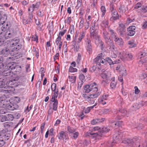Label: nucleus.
I'll return each mask as SVG.
<instances>
[{"label":"nucleus","instance_id":"nucleus-31","mask_svg":"<svg viewBox=\"0 0 147 147\" xmlns=\"http://www.w3.org/2000/svg\"><path fill=\"white\" fill-rule=\"evenodd\" d=\"M141 11L142 12L146 13L147 12V6H143L141 7Z\"/></svg>","mask_w":147,"mask_h":147},{"label":"nucleus","instance_id":"nucleus-42","mask_svg":"<svg viewBox=\"0 0 147 147\" xmlns=\"http://www.w3.org/2000/svg\"><path fill=\"white\" fill-rule=\"evenodd\" d=\"M66 32V30H65L63 31L60 32H59V36L58 37L61 38V36L63 35Z\"/></svg>","mask_w":147,"mask_h":147},{"label":"nucleus","instance_id":"nucleus-64","mask_svg":"<svg viewBox=\"0 0 147 147\" xmlns=\"http://www.w3.org/2000/svg\"><path fill=\"white\" fill-rule=\"evenodd\" d=\"M83 84V81H81V82H79L78 84V88L80 89Z\"/></svg>","mask_w":147,"mask_h":147},{"label":"nucleus","instance_id":"nucleus-7","mask_svg":"<svg viewBox=\"0 0 147 147\" xmlns=\"http://www.w3.org/2000/svg\"><path fill=\"white\" fill-rule=\"evenodd\" d=\"M13 35V32L10 31H3L0 34V39H6L10 38Z\"/></svg>","mask_w":147,"mask_h":147},{"label":"nucleus","instance_id":"nucleus-8","mask_svg":"<svg viewBox=\"0 0 147 147\" xmlns=\"http://www.w3.org/2000/svg\"><path fill=\"white\" fill-rule=\"evenodd\" d=\"M110 32L113 39L117 42L119 45H123V42L122 39L121 38H118L117 37L116 34L114 33L113 30H111Z\"/></svg>","mask_w":147,"mask_h":147},{"label":"nucleus","instance_id":"nucleus-37","mask_svg":"<svg viewBox=\"0 0 147 147\" xmlns=\"http://www.w3.org/2000/svg\"><path fill=\"white\" fill-rule=\"evenodd\" d=\"M56 85L55 83H53L52 84L51 86V89L53 91H56Z\"/></svg>","mask_w":147,"mask_h":147},{"label":"nucleus","instance_id":"nucleus-9","mask_svg":"<svg viewBox=\"0 0 147 147\" xmlns=\"http://www.w3.org/2000/svg\"><path fill=\"white\" fill-rule=\"evenodd\" d=\"M125 26L124 24H120L118 30V32L121 35H123L125 31Z\"/></svg>","mask_w":147,"mask_h":147},{"label":"nucleus","instance_id":"nucleus-4","mask_svg":"<svg viewBox=\"0 0 147 147\" xmlns=\"http://www.w3.org/2000/svg\"><path fill=\"white\" fill-rule=\"evenodd\" d=\"M2 66L3 68V70L2 74L5 76H7L10 75L11 73L10 69H13L15 68L16 66V64L13 62L9 63L5 66L2 64Z\"/></svg>","mask_w":147,"mask_h":147},{"label":"nucleus","instance_id":"nucleus-56","mask_svg":"<svg viewBox=\"0 0 147 147\" xmlns=\"http://www.w3.org/2000/svg\"><path fill=\"white\" fill-rule=\"evenodd\" d=\"M85 78L83 74H80L79 76V78L81 81H82Z\"/></svg>","mask_w":147,"mask_h":147},{"label":"nucleus","instance_id":"nucleus-53","mask_svg":"<svg viewBox=\"0 0 147 147\" xmlns=\"http://www.w3.org/2000/svg\"><path fill=\"white\" fill-rule=\"evenodd\" d=\"M135 89V93L136 94H138L140 92V90L138 89V88L137 86H135L134 87Z\"/></svg>","mask_w":147,"mask_h":147},{"label":"nucleus","instance_id":"nucleus-28","mask_svg":"<svg viewBox=\"0 0 147 147\" xmlns=\"http://www.w3.org/2000/svg\"><path fill=\"white\" fill-rule=\"evenodd\" d=\"M92 130L93 131H98L100 134L101 132V128L100 127H95L93 128Z\"/></svg>","mask_w":147,"mask_h":147},{"label":"nucleus","instance_id":"nucleus-26","mask_svg":"<svg viewBox=\"0 0 147 147\" xmlns=\"http://www.w3.org/2000/svg\"><path fill=\"white\" fill-rule=\"evenodd\" d=\"M100 94V93L98 92L94 94H89V95L90 98H93L97 97Z\"/></svg>","mask_w":147,"mask_h":147},{"label":"nucleus","instance_id":"nucleus-34","mask_svg":"<svg viewBox=\"0 0 147 147\" xmlns=\"http://www.w3.org/2000/svg\"><path fill=\"white\" fill-rule=\"evenodd\" d=\"M103 34L104 37L105 39H108L110 38L108 36V34L107 32L106 31H104Z\"/></svg>","mask_w":147,"mask_h":147},{"label":"nucleus","instance_id":"nucleus-45","mask_svg":"<svg viewBox=\"0 0 147 147\" xmlns=\"http://www.w3.org/2000/svg\"><path fill=\"white\" fill-rule=\"evenodd\" d=\"M5 131L4 130H2L1 131H0V137L1 138L2 137L4 136L5 135Z\"/></svg>","mask_w":147,"mask_h":147},{"label":"nucleus","instance_id":"nucleus-54","mask_svg":"<svg viewBox=\"0 0 147 147\" xmlns=\"http://www.w3.org/2000/svg\"><path fill=\"white\" fill-rule=\"evenodd\" d=\"M54 129L53 128H51L49 130V135L51 136L54 135Z\"/></svg>","mask_w":147,"mask_h":147},{"label":"nucleus","instance_id":"nucleus-40","mask_svg":"<svg viewBox=\"0 0 147 147\" xmlns=\"http://www.w3.org/2000/svg\"><path fill=\"white\" fill-rule=\"evenodd\" d=\"M71 20V17H69L67 18L66 20L65 21V23L67 24H69Z\"/></svg>","mask_w":147,"mask_h":147},{"label":"nucleus","instance_id":"nucleus-25","mask_svg":"<svg viewBox=\"0 0 147 147\" xmlns=\"http://www.w3.org/2000/svg\"><path fill=\"white\" fill-rule=\"evenodd\" d=\"M101 121L100 119H96L92 120L91 121V123L93 125L97 123H99Z\"/></svg>","mask_w":147,"mask_h":147},{"label":"nucleus","instance_id":"nucleus-62","mask_svg":"<svg viewBox=\"0 0 147 147\" xmlns=\"http://www.w3.org/2000/svg\"><path fill=\"white\" fill-rule=\"evenodd\" d=\"M147 62V57L146 58L144 59H142L140 61V62L143 63Z\"/></svg>","mask_w":147,"mask_h":147},{"label":"nucleus","instance_id":"nucleus-36","mask_svg":"<svg viewBox=\"0 0 147 147\" xmlns=\"http://www.w3.org/2000/svg\"><path fill=\"white\" fill-rule=\"evenodd\" d=\"M40 3H37L35 4H33L34 5V10L37 9L40 6Z\"/></svg>","mask_w":147,"mask_h":147},{"label":"nucleus","instance_id":"nucleus-58","mask_svg":"<svg viewBox=\"0 0 147 147\" xmlns=\"http://www.w3.org/2000/svg\"><path fill=\"white\" fill-rule=\"evenodd\" d=\"M146 53H145L144 52H141V54L140 55V58H142L143 57H144V56H146Z\"/></svg>","mask_w":147,"mask_h":147},{"label":"nucleus","instance_id":"nucleus-22","mask_svg":"<svg viewBox=\"0 0 147 147\" xmlns=\"http://www.w3.org/2000/svg\"><path fill=\"white\" fill-rule=\"evenodd\" d=\"M109 112L108 109H104L100 110V113L101 114H106L108 113Z\"/></svg>","mask_w":147,"mask_h":147},{"label":"nucleus","instance_id":"nucleus-5","mask_svg":"<svg viewBox=\"0 0 147 147\" xmlns=\"http://www.w3.org/2000/svg\"><path fill=\"white\" fill-rule=\"evenodd\" d=\"M84 89L85 91V92L86 93H89L91 91L96 92L98 90L96 84L95 82L90 85H86L84 86Z\"/></svg>","mask_w":147,"mask_h":147},{"label":"nucleus","instance_id":"nucleus-43","mask_svg":"<svg viewBox=\"0 0 147 147\" xmlns=\"http://www.w3.org/2000/svg\"><path fill=\"white\" fill-rule=\"evenodd\" d=\"M101 76L103 79H107V75L106 72H104L101 75Z\"/></svg>","mask_w":147,"mask_h":147},{"label":"nucleus","instance_id":"nucleus-27","mask_svg":"<svg viewBox=\"0 0 147 147\" xmlns=\"http://www.w3.org/2000/svg\"><path fill=\"white\" fill-rule=\"evenodd\" d=\"M7 119V117L4 115H0V121L3 122L6 121Z\"/></svg>","mask_w":147,"mask_h":147},{"label":"nucleus","instance_id":"nucleus-13","mask_svg":"<svg viewBox=\"0 0 147 147\" xmlns=\"http://www.w3.org/2000/svg\"><path fill=\"white\" fill-rule=\"evenodd\" d=\"M61 38L58 37L55 40V44L58 46L59 48V50L61 51L62 42L61 41Z\"/></svg>","mask_w":147,"mask_h":147},{"label":"nucleus","instance_id":"nucleus-18","mask_svg":"<svg viewBox=\"0 0 147 147\" xmlns=\"http://www.w3.org/2000/svg\"><path fill=\"white\" fill-rule=\"evenodd\" d=\"M9 25L7 23H5L2 26L1 29L3 31H6L9 28Z\"/></svg>","mask_w":147,"mask_h":147},{"label":"nucleus","instance_id":"nucleus-20","mask_svg":"<svg viewBox=\"0 0 147 147\" xmlns=\"http://www.w3.org/2000/svg\"><path fill=\"white\" fill-rule=\"evenodd\" d=\"M103 57V55L102 53L99 54L98 55V56L94 59V61H95L96 62L99 61L101 59H102V58Z\"/></svg>","mask_w":147,"mask_h":147},{"label":"nucleus","instance_id":"nucleus-57","mask_svg":"<svg viewBox=\"0 0 147 147\" xmlns=\"http://www.w3.org/2000/svg\"><path fill=\"white\" fill-rule=\"evenodd\" d=\"M79 135V134L78 132H75L73 134V137L74 139L76 138Z\"/></svg>","mask_w":147,"mask_h":147},{"label":"nucleus","instance_id":"nucleus-21","mask_svg":"<svg viewBox=\"0 0 147 147\" xmlns=\"http://www.w3.org/2000/svg\"><path fill=\"white\" fill-rule=\"evenodd\" d=\"M69 81L72 83H74L76 81V76H68Z\"/></svg>","mask_w":147,"mask_h":147},{"label":"nucleus","instance_id":"nucleus-38","mask_svg":"<svg viewBox=\"0 0 147 147\" xmlns=\"http://www.w3.org/2000/svg\"><path fill=\"white\" fill-rule=\"evenodd\" d=\"M108 97V95H104L102 96L100 98V99H101V102L102 101V100H106Z\"/></svg>","mask_w":147,"mask_h":147},{"label":"nucleus","instance_id":"nucleus-46","mask_svg":"<svg viewBox=\"0 0 147 147\" xmlns=\"http://www.w3.org/2000/svg\"><path fill=\"white\" fill-rule=\"evenodd\" d=\"M106 60L109 64L110 65L112 64H113V62L112 60L109 57H107L106 58Z\"/></svg>","mask_w":147,"mask_h":147},{"label":"nucleus","instance_id":"nucleus-59","mask_svg":"<svg viewBox=\"0 0 147 147\" xmlns=\"http://www.w3.org/2000/svg\"><path fill=\"white\" fill-rule=\"evenodd\" d=\"M135 34V31H130V30H129V36H132Z\"/></svg>","mask_w":147,"mask_h":147},{"label":"nucleus","instance_id":"nucleus-10","mask_svg":"<svg viewBox=\"0 0 147 147\" xmlns=\"http://www.w3.org/2000/svg\"><path fill=\"white\" fill-rule=\"evenodd\" d=\"M58 137L60 140H64L67 139L68 136L67 135L65 132L63 131H62L59 133Z\"/></svg>","mask_w":147,"mask_h":147},{"label":"nucleus","instance_id":"nucleus-50","mask_svg":"<svg viewBox=\"0 0 147 147\" xmlns=\"http://www.w3.org/2000/svg\"><path fill=\"white\" fill-rule=\"evenodd\" d=\"M34 5H31L29 8L28 9V11H30L32 12L34 10Z\"/></svg>","mask_w":147,"mask_h":147},{"label":"nucleus","instance_id":"nucleus-32","mask_svg":"<svg viewBox=\"0 0 147 147\" xmlns=\"http://www.w3.org/2000/svg\"><path fill=\"white\" fill-rule=\"evenodd\" d=\"M77 69L74 68H73L71 66H70L69 69V71L70 72H73L77 71Z\"/></svg>","mask_w":147,"mask_h":147},{"label":"nucleus","instance_id":"nucleus-29","mask_svg":"<svg viewBox=\"0 0 147 147\" xmlns=\"http://www.w3.org/2000/svg\"><path fill=\"white\" fill-rule=\"evenodd\" d=\"M136 141V140L135 138H134L133 139H130L129 140V144L130 143L131 144H132V146H134L136 144L135 142Z\"/></svg>","mask_w":147,"mask_h":147},{"label":"nucleus","instance_id":"nucleus-24","mask_svg":"<svg viewBox=\"0 0 147 147\" xmlns=\"http://www.w3.org/2000/svg\"><path fill=\"white\" fill-rule=\"evenodd\" d=\"M100 9L102 12V16L103 17L104 16L106 12V8L105 6H102L101 7Z\"/></svg>","mask_w":147,"mask_h":147},{"label":"nucleus","instance_id":"nucleus-2","mask_svg":"<svg viewBox=\"0 0 147 147\" xmlns=\"http://www.w3.org/2000/svg\"><path fill=\"white\" fill-rule=\"evenodd\" d=\"M10 102L7 99V98L4 94H0V114H4L5 109H11V106Z\"/></svg>","mask_w":147,"mask_h":147},{"label":"nucleus","instance_id":"nucleus-44","mask_svg":"<svg viewBox=\"0 0 147 147\" xmlns=\"http://www.w3.org/2000/svg\"><path fill=\"white\" fill-rule=\"evenodd\" d=\"M120 74L123 75L126 74V70L124 68L123 69H121V70L120 71Z\"/></svg>","mask_w":147,"mask_h":147},{"label":"nucleus","instance_id":"nucleus-14","mask_svg":"<svg viewBox=\"0 0 147 147\" xmlns=\"http://www.w3.org/2000/svg\"><path fill=\"white\" fill-rule=\"evenodd\" d=\"M7 18V17L5 14L1 15L0 14V25L3 24L5 23Z\"/></svg>","mask_w":147,"mask_h":147},{"label":"nucleus","instance_id":"nucleus-47","mask_svg":"<svg viewBox=\"0 0 147 147\" xmlns=\"http://www.w3.org/2000/svg\"><path fill=\"white\" fill-rule=\"evenodd\" d=\"M90 36L91 37H93L94 38H96L97 37V34L96 33H95L94 32L90 33Z\"/></svg>","mask_w":147,"mask_h":147},{"label":"nucleus","instance_id":"nucleus-61","mask_svg":"<svg viewBox=\"0 0 147 147\" xmlns=\"http://www.w3.org/2000/svg\"><path fill=\"white\" fill-rule=\"evenodd\" d=\"M97 0H91V3H92V5H93L94 6H95L96 4Z\"/></svg>","mask_w":147,"mask_h":147},{"label":"nucleus","instance_id":"nucleus-16","mask_svg":"<svg viewBox=\"0 0 147 147\" xmlns=\"http://www.w3.org/2000/svg\"><path fill=\"white\" fill-rule=\"evenodd\" d=\"M58 91L57 90L54 92V94L52 96L51 98V102L58 101L57 99L58 95Z\"/></svg>","mask_w":147,"mask_h":147},{"label":"nucleus","instance_id":"nucleus-17","mask_svg":"<svg viewBox=\"0 0 147 147\" xmlns=\"http://www.w3.org/2000/svg\"><path fill=\"white\" fill-rule=\"evenodd\" d=\"M51 105L54 111H56L57 109L58 106V101L52 102Z\"/></svg>","mask_w":147,"mask_h":147},{"label":"nucleus","instance_id":"nucleus-63","mask_svg":"<svg viewBox=\"0 0 147 147\" xmlns=\"http://www.w3.org/2000/svg\"><path fill=\"white\" fill-rule=\"evenodd\" d=\"M8 117L9 118V119L10 120H12L13 119V116L11 114H8L7 115Z\"/></svg>","mask_w":147,"mask_h":147},{"label":"nucleus","instance_id":"nucleus-3","mask_svg":"<svg viewBox=\"0 0 147 147\" xmlns=\"http://www.w3.org/2000/svg\"><path fill=\"white\" fill-rule=\"evenodd\" d=\"M19 42V40L18 39L12 40L9 43H8L9 46L8 50L14 52L19 50L21 47Z\"/></svg>","mask_w":147,"mask_h":147},{"label":"nucleus","instance_id":"nucleus-11","mask_svg":"<svg viewBox=\"0 0 147 147\" xmlns=\"http://www.w3.org/2000/svg\"><path fill=\"white\" fill-rule=\"evenodd\" d=\"M8 49H9V47L2 51L1 53L4 56H7L9 54V52H11L10 53V54L12 55H13L14 54V53H13V52H11L10 51H9Z\"/></svg>","mask_w":147,"mask_h":147},{"label":"nucleus","instance_id":"nucleus-35","mask_svg":"<svg viewBox=\"0 0 147 147\" xmlns=\"http://www.w3.org/2000/svg\"><path fill=\"white\" fill-rule=\"evenodd\" d=\"M116 82L114 81L111 82L110 84V86L112 88H114L115 87Z\"/></svg>","mask_w":147,"mask_h":147},{"label":"nucleus","instance_id":"nucleus-33","mask_svg":"<svg viewBox=\"0 0 147 147\" xmlns=\"http://www.w3.org/2000/svg\"><path fill=\"white\" fill-rule=\"evenodd\" d=\"M109 130V129L107 127H104L101 128V133L103 132H108Z\"/></svg>","mask_w":147,"mask_h":147},{"label":"nucleus","instance_id":"nucleus-49","mask_svg":"<svg viewBox=\"0 0 147 147\" xmlns=\"http://www.w3.org/2000/svg\"><path fill=\"white\" fill-rule=\"evenodd\" d=\"M14 102L16 103H18L20 101V99L18 97H14Z\"/></svg>","mask_w":147,"mask_h":147},{"label":"nucleus","instance_id":"nucleus-30","mask_svg":"<svg viewBox=\"0 0 147 147\" xmlns=\"http://www.w3.org/2000/svg\"><path fill=\"white\" fill-rule=\"evenodd\" d=\"M94 108V106H91L87 107L86 109L84 110L85 113H88L90 111Z\"/></svg>","mask_w":147,"mask_h":147},{"label":"nucleus","instance_id":"nucleus-1","mask_svg":"<svg viewBox=\"0 0 147 147\" xmlns=\"http://www.w3.org/2000/svg\"><path fill=\"white\" fill-rule=\"evenodd\" d=\"M1 71H0V77L4 76ZM0 78V88L1 91L5 93H10L14 90L13 87L16 86V81L15 80H10L5 82L4 80Z\"/></svg>","mask_w":147,"mask_h":147},{"label":"nucleus","instance_id":"nucleus-52","mask_svg":"<svg viewBox=\"0 0 147 147\" xmlns=\"http://www.w3.org/2000/svg\"><path fill=\"white\" fill-rule=\"evenodd\" d=\"M142 5V4L140 2L138 3L136 5L135 8L136 9H138L141 7Z\"/></svg>","mask_w":147,"mask_h":147},{"label":"nucleus","instance_id":"nucleus-55","mask_svg":"<svg viewBox=\"0 0 147 147\" xmlns=\"http://www.w3.org/2000/svg\"><path fill=\"white\" fill-rule=\"evenodd\" d=\"M33 107V105H31L29 107L28 106L27 107L26 109L25 110V111H26V112H29L32 109V108Z\"/></svg>","mask_w":147,"mask_h":147},{"label":"nucleus","instance_id":"nucleus-41","mask_svg":"<svg viewBox=\"0 0 147 147\" xmlns=\"http://www.w3.org/2000/svg\"><path fill=\"white\" fill-rule=\"evenodd\" d=\"M67 130L70 133H73L75 131V129L72 128L69 126L67 127Z\"/></svg>","mask_w":147,"mask_h":147},{"label":"nucleus","instance_id":"nucleus-51","mask_svg":"<svg viewBox=\"0 0 147 147\" xmlns=\"http://www.w3.org/2000/svg\"><path fill=\"white\" fill-rule=\"evenodd\" d=\"M136 29V27L135 26H129V30L130 31H135Z\"/></svg>","mask_w":147,"mask_h":147},{"label":"nucleus","instance_id":"nucleus-12","mask_svg":"<svg viewBox=\"0 0 147 147\" xmlns=\"http://www.w3.org/2000/svg\"><path fill=\"white\" fill-rule=\"evenodd\" d=\"M112 12V17L111 18V20H115L118 19L119 18V16L117 11L115 10H113Z\"/></svg>","mask_w":147,"mask_h":147},{"label":"nucleus","instance_id":"nucleus-6","mask_svg":"<svg viewBox=\"0 0 147 147\" xmlns=\"http://www.w3.org/2000/svg\"><path fill=\"white\" fill-rule=\"evenodd\" d=\"M85 32L84 31L80 33L76 32L74 38L75 42L77 43H80L85 35Z\"/></svg>","mask_w":147,"mask_h":147},{"label":"nucleus","instance_id":"nucleus-48","mask_svg":"<svg viewBox=\"0 0 147 147\" xmlns=\"http://www.w3.org/2000/svg\"><path fill=\"white\" fill-rule=\"evenodd\" d=\"M147 28V21H145L142 26V28L145 29Z\"/></svg>","mask_w":147,"mask_h":147},{"label":"nucleus","instance_id":"nucleus-19","mask_svg":"<svg viewBox=\"0 0 147 147\" xmlns=\"http://www.w3.org/2000/svg\"><path fill=\"white\" fill-rule=\"evenodd\" d=\"M95 39V42L96 44L98 45L99 44L101 45V41L99 39V36L98 35H97V37L96 38H94Z\"/></svg>","mask_w":147,"mask_h":147},{"label":"nucleus","instance_id":"nucleus-23","mask_svg":"<svg viewBox=\"0 0 147 147\" xmlns=\"http://www.w3.org/2000/svg\"><path fill=\"white\" fill-rule=\"evenodd\" d=\"M136 45L134 41H129V48H132L136 47Z\"/></svg>","mask_w":147,"mask_h":147},{"label":"nucleus","instance_id":"nucleus-39","mask_svg":"<svg viewBox=\"0 0 147 147\" xmlns=\"http://www.w3.org/2000/svg\"><path fill=\"white\" fill-rule=\"evenodd\" d=\"M82 3V0H78V3L77 5L76 6V8L78 9L81 5Z\"/></svg>","mask_w":147,"mask_h":147},{"label":"nucleus","instance_id":"nucleus-60","mask_svg":"<svg viewBox=\"0 0 147 147\" xmlns=\"http://www.w3.org/2000/svg\"><path fill=\"white\" fill-rule=\"evenodd\" d=\"M101 99H100L99 100V102L100 104H101L102 105H105V104L106 103V102L105 100H102V101L101 102Z\"/></svg>","mask_w":147,"mask_h":147},{"label":"nucleus","instance_id":"nucleus-15","mask_svg":"<svg viewBox=\"0 0 147 147\" xmlns=\"http://www.w3.org/2000/svg\"><path fill=\"white\" fill-rule=\"evenodd\" d=\"M85 42H86L87 50L90 52L91 51V45L90 39L88 38H87L85 40Z\"/></svg>","mask_w":147,"mask_h":147}]
</instances>
